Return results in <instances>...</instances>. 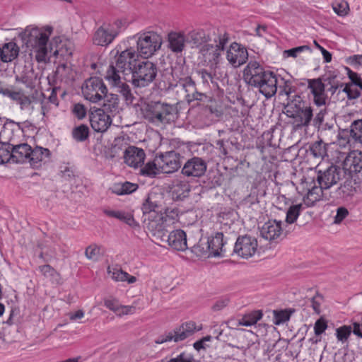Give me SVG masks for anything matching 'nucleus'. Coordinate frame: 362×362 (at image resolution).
Segmentation results:
<instances>
[{"mask_svg":"<svg viewBox=\"0 0 362 362\" xmlns=\"http://www.w3.org/2000/svg\"><path fill=\"white\" fill-rule=\"evenodd\" d=\"M134 37L137 38V52L145 59L153 56L163 44L161 35L153 31L140 33Z\"/></svg>","mask_w":362,"mask_h":362,"instance_id":"0eeeda50","label":"nucleus"},{"mask_svg":"<svg viewBox=\"0 0 362 362\" xmlns=\"http://www.w3.org/2000/svg\"><path fill=\"white\" fill-rule=\"evenodd\" d=\"M129 145L127 139L124 136L117 137L114 140L113 144L111 148V151L113 153L112 156H118L120 153L124 155L126 149L130 147Z\"/></svg>","mask_w":362,"mask_h":362,"instance_id":"79ce46f5","label":"nucleus"},{"mask_svg":"<svg viewBox=\"0 0 362 362\" xmlns=\"http://www.w3.org/2000/svg\"><path fill=\"white\" fill-rule=\"evenodd\" d=\"M192 251L197 256L208 255V257H210L209 238L207 237H202L199 242L192 246Z\"/></svg>","mask_w":362,"mask_h":362,"instance_id":"ea45409f","label":"nucleus"},{"mask_svg":"<svg viewBox=\"0 0 362 362\" xmlns=\"http://www.w3.org/2000/svg\"><path fill=\"white\" fill-rule=\"evenodd\" d=\"M210 245V255L211 257L223 256L226 252L225 245L228 238L224 237L223 232H216L214 235L207 237Z\"/></svg>","mask_w":362,"mask_h":362,"instance_id":"5701e85b","label":"nucleus"},{"mask_svg":"<svg viewBox=\"0 0 362 362\" xmlns=\"http://www.w3.org/2000/svg\"><path fill=\"white\" fill-rule=\"evenodd\" d=\"M147 216L148 217L147 218H145L144 222L146 223L147 229L154 235L166 230L168 226L165 225L160 213H153Z\"/></svg>","mask_w":362,"mask_h":362,"instance_id":"393cba45","label":"nucleus"},{"mask_svg":"<svg viewBox=\"0 0 362 362\" xmlns=\"http://www.w3.org/2000/svg\"><path fill=\"white\" fill-rule=\"evenodd\" d=\"M283 224L281 221L269 220L260 229L261 237L270 243L281 242L286 235L283 229Z\"/></svg>","mask_w":362,"mask_h":362,"instance_id":"9b49d317","label":"nucleus"},{"mask_svg":"<svg viewBox=\"0 0 362 362\" xmlns=\"http://www.w3.org/2000/svg\"><path fill=\"white\" fill-rule=\"evenodd\" d=\"M352 332V327L350 325H343L336 329V337L342 344L347 341Z\"/></svg>","mask_w":362,"mask_h":362,"instance_id":"5fc2aeb1","label":"nucleus"},{"mask_svg":"<svg viewBox=\"0 0 362 362\" xmlns=\"http://www.w3.org/2000/svg\"><path fill=\"white\" fill-rule=\"evenodd\" d=\"M362 169V155L352 151L346 157L343 162V168L330 165L326 170H318L317 181H339L351 179V173L360 172Z\"/></svg>","mask_w":362,"mask_h":362,"instance_id":"7ed1b4c3","label":"nucleus"},{"mask_svg":"<svg viewBox=\"0 0 362 362\" xmlns=\"http://www.w3.org/2000/svg\"><path fill=\"white\" fill-rule=\"evenodd\" d=\"M16 80L25 85L28 88H31L33 83V72L32 71H28L22 73L19 76H16Z\"/></svg>","mask_w":362,"mask_h":362,"instance_id":"bf43d9fd","label":"nucleus"},{"mask_svg":"<svg viewBox=\"0 0 362 362\" xmlns=\"http://www.w3.org/2000/svg\"><path fill=\"white\" fill-rule=\"evenodd\" d=\"M105 78L112 87L117 88V91L123 96L127 103H132L133 102L134 98L130 87L122 81L119 74H116L115 71L111 69L106 71Z\"/></svg>","mask_w":362,"mask_h":362,"instance_id":"a211bd4d","label":"nucleus"},{"mask_svg":"<svg viewBox=\"0 0 362 362\" xmlns=\"http://www.w3.org/2000/svg\"><path fill=\"white\" fill-rule=\"evenodd\" d=\"M356 192V188L351 182H344L336 190L337 197L342 199L353 196Z\"/></svg>","mask_w":362,"mask_h":362,"instance_id":"49530a36","label":"nucleus"},{"mask_svg":"<svg viewBox=\"0 0 362 362\" xmlns=\"http://www.w3.org/2000/svg\"><path fill=\"white\" fill-rule=\"evenodd\" d=\"M307 206L303 203L291 205L286 212V222L287 223H293L298 218L301 211L304 210Z\"/></svg>","mask_w":362,"mask_h":362,"instance_id":"37998d69","label":"nucleus"},{"mask_svg":"<svg viewBox=\"0 0 362 362\" xmlns=\"http://www.w3.org/2000/svg\"><path fill=\"white\" fill-rule=\"evenodd\" d=\"M2 93L4 95L16 101L22 110H28L31 107L30 98L22 92L5 89L2 91Z\"/></svg>","mask_w":362,"mask_h":362,"instance_id":"7c9ffc66","label":"nucleus"},{"mask_svg":"<svg viewBox=\"0 0 362 362\" xmlns=\"http://www.w3.org/2000/svg\"><path fill=\"white\" fill-rule=\"evenodd\" d=\"M180 154L174 151H168L156 156V161L160 173H173L181 166Z\"/></svg>","mask_w":362,"mask_h":362,"instance_id":"ddd939ff","label":"nucleus"},{"mask_svg":"<svg viewBox=\"0 0 362 362\" xmlns=\"http://www.w3.org/2000/svg\"><path fill=\"white\" fill-rule=\"evenodd\" d=\"M107 272L112 279L116 281H127L129 284H133L136 281L135 276H130L119 267H108Z\"/></svg>","mask_w":362,"mask_h":362,"instance_id":"c9c22d12","label":"nucleus"},{"mask_svg":"<svg viewBox=\"0 0 362 362\" xmlns=\"http://www.w3.org/2000/svg\"><path fill=\"white\" fill-rule=\"evenodd\" d=\"M294 310H274L273 322L276 325H279L288 321Z\"/></svg>","mask_w":362,"mask_h":362,"instance_id":"09e8293b","label":"nucleus"},{"mask_svg":"<svg viewBox=\"0 0 362 362\" xmlns=\"http://www.w3.org/2000/svg\"><path fill=\"white\" fill-rule=\"evenodd\" d=\"M71 111L74 115L78 119H83L87 114L86 107L81 103L74 105Z\"/></svg>","mask_w":362,"mask_h":362,"instance_id":"e2e57ef3","label":"nucleus"},{"mask_svg":"<svg viewBox=\"0 0 362 362\" xmlns=\"http://www.w3.org/2000/svg\"><path fill=\"white\" fill-rule=\"evenodd\" d=\"M19 49L16 43L10 42L0 47V59L4 62H9L13 60L18 55Z\"/></svg>","mask_w":362,"mask_h":362,"instance_id":"473e14b6","label":"nucleus"},{"mask_svg":"<svg viewBox=\"0 0 362 362\" xmlns=\"http://www.w3.org/2000/svg\"><path fill=\"white\" fill-rule=\"evenodd\" d=\"M137 188L138 185L134 182H118L111 188V190L117 195H123L131 194Z\"/></svg>","mask_w":362,"mask_h":362,"instance_id":"4c0bfd02","label":"nucleus"},{"mask_svg":"<svg viewBox=\"0 0 362 362\" xmlns=\"http://www.w3.org/2000/svg\"><path fill=\"white\" fill-rule=\"evenodd\" d=\"M89 120L91 127L97 132H106L112 124L110 116L101 108H91L89 113Z\"/></svg>","mask_w":362,"mask_h":362,"instance_id":"dca6fc26","label":"nucleus"},{"mask_svg":"<svg viewBox=\"0 0 362 362\" xmlns=\"http://www.w3.org/2000/svg\"><path fill=\"white\" fill-rule=\"evenodd\" d=\"M257 240L255 237L245 235L237 238L233 252L238 257L248 259L255 255L257 251Z\"/></svg>","mask_w":362,"mask_h":362,"instance_id":"f8f14e48","label":"nucleus"},{"mask_svg":"<svg viewBox=\"0 0 362 362\" xmlns=\"http://www.w3.org/2000/svg\"><path fill=\"white\" fill-rule=\"evenodd\" d=\"M38 269L45 277L49 279L52 281H58L59 274L50 265L45 264L40 266Z\"/></svg>","mask_w":362,"mask_h":362,"instance_id":"6e6d98bb","label":"nucleus"},{"mask_svg":"<svg viewBox=\"0 0 362 362\" xmlns=\"http://www.w3.org/2000/svg\"><path fill=\"white\" fill-rule=\"evenodd\" d=\"M168 243L176 250L185 251L188 248L186 233L181 229L173 230L168 235Z\"/></svg>","mask_w":362,"mask_h":362,"instance_id":"a878e982","label":"nucleus"},{"mask_svg":"<svg viewBox=\"0 0 362 362\" xmlns=\"http://www.w3.org/2000/svg\"><path fill=\"white\" fill-rule=\"evenodd\" d=\"M308 88L310 89L313 95V100L315 105L322 106L325 105L326 96L325 88L326 83H323L321 78H313L308 80Z\"/></svg>","mask_w":362,"mask_h":362,"instance_id":"b1692460","label":"nucleus"},{"mask_svg":"<svg viewBox=\"0 0 362 362\" xmlns=\"http://www.w3.org/2000/svg\"><path fill=\"white\" fill-rule=\"evenodd\" d=\"M160 214L168 227L177 220L178 210L176 208H167L163 213L160 212Z\"/></svg>","mask_w":362,"mask_h":362,"instance_id":"603ef678","label":"nucleus"},{"mask_svg":"<svg viewBox=\"0 0 362 362\" xmlns=\"http://www.w3.org/2000/svg\"><path fill=\"white\" fill-rule=\"evenodd\" d=\"M158 189L151 191L142 205V211L144 216L158 213V210L163 203V196L161 192H157Z\"/></svg>","mask_w":362,"mask_h":362,"instance_id":"412c9836","label":"nucleus"},{"mask_svg":"<svg viewBox=\"0 0 362 362\" xmlns=\"http://www.w3.org/2000/svg\"><path fill=\"white\" fill-rule=\"evenodd\" d=\"M332 8L334 11L339 16H344L348 13L349 4L346 1H336L333 3Z\"/></svg>","mask_w":362,"mask_h":362,"instance_id":"680f3d73","label":"nucleus"},{"mask_svg":"<svg viewBox=\"0 0 362 362\" xmlns=\"http://www.w3.org/2000/svg\"><path fill=\"white\" fill-rule=\"evenodd\" d=\"M157 74L156 64L148 59L140 60L132 75V84L135 88L147 87L156 79Z\"/></svg>","mask_w":362,"mask_h":362,"instance_id":"423d86ee","label":"nucleus"},{"mask_svg":"<svg viewBox=\"0 0 362 362\" xmlns=\"http://www.w3.org/2000/svg\"><path fill=\"white\" fill-rule=\"evenodd\" d=\"M229 35L226 31H213L211 42L204 45L199 49L200 57L204 66L216 69L221 62L222 53L229 42Z\"/></svg>","mask_w":362,"mask_h":362,"instance_id":"20e7f679","label":"nucleus"},{"mask_svg":"<svg viewBox=\"0 0 362 362\" xmlns=\"http://www.w3.org/2000/svg\"><path fill=\"white\" fill-rule=\"evenodd\" d=\"M226 57L228 63L233 67H239L244 64L248 59L247 49L242 45L233 42L226 48Z\"/></svg>","mask_w":362,"mask_h":362,"instance_id":"2eb2a0df","label":"nucleus"},{"mask_svg":"<svg viewBox=\"0 0 362 362\" xmlns=\"http://www.w3.org/2000/svg\"><path fill=\"white\" fill-rule=\"evenodd\" d=\"M85 255L90 260L98 261L101 255L100 247L96 245H89L85 250Z\"/></svg>","mask_w":362,"mask_h":362,"instance_id":"4d7b16f0","label":"nucleus"},{"mask_svg":"<svg viewBox=\"0 0 362 362\" xmlns=\"http://www.w3.org/2000/svg\"><path fill=\"white\" fill-rule=\"evenodd\" d=\"M49 151L47 148L42 147H35L30 153L28 162L33 168H38L41 165V162L49 156Z\"/></svg>","mask_w":362,"mask_h":362,"instance_id":"f704fd0d","label":"nucleus"},{"mask_svg":"<svg viewBox=\"0 0 362 362\" xmlns=\"http://www.w3.org/2000/svg\"><path fill=\"white\" fill-rule=\"evenodd\" d=\"M168 48L175 53L182 52L185 47V36L182 33L171 32L168 36Z\"/></svg>","mask_w":362,"mask_h":362,"instance_id":"c85d7f7f","label":"nucleus"},{"mask_svg":"<svg viewBox=\"0 0 362 362\" xmlns=\"http://www.w3.org/2000/svg\"><path fill=\"white\" fill-rule=\"evenodd\" d=\"M103 98L104 103L103 110L112 113L118 111L119 98L117 95L113 93L107 94V93Z\"/></svg>","mask_w":362,"mask_h":362,"instance_id":"58836bf2","label":"nucleus"},{"mask_svg":"<svg viewBox=\"0 0 362 362\" xmlns=\"http://www.w3.org/2000/svg\"><path fill=\"white\" fill-rule=\"evenodd\" d=\"M206 169V162L202 158L194 156L185 163L182 173L187 177L200 178L204 175Z\"/></svg>","mask_w":362,"mask_h":362,"instance_id":"f3484780","label":"nucleus"},{"mask_svg":"<svg viewBox=\"0 0 362 362\" xmlns=\"http://www.w3.org/2000/svg\"><path fill=\"white\" fill-rule=\"evenodd\" d=\"M327 328V325L324 319L317 320L314 325L315 334L317 336L322 334Z\"/></svg>","mask_w":362,"mask_h":362,"instance_id":"338daca9","label":"nucleus"},{"mask_svg":"<svg viewBox=\"0 0 362 362\" xmlns=\"http://www.w3.org/2000/svg\"><path fill=\"white\" fill-rule=\"evenodd\" d=\"M11 139L0 142V164L12 161Z\"/></svg>","mask_w":362,"mask_h":362,"instance_id":"c03bdc74","label":"nucleus"},{"mask_svg":"<svg viewBox=\"0 0 362 362\" xmlns=\"http://www.w3.org/2000/svg\"><path fill=\"white\" fill-rule=\"evenodd\" d=\"M243 79L251 86L257 88L267 98L275 95L277 90V77L274 73L266 71L255 61H250L243 70Z\"/></svg>","mask_w":362,"mask_h":362,"instance_id":"f03ea898","label":"nucleus"},{"mask_svg":"<svg viewBox=\"0 0 362 362\" xmlns=\"http://www.w3.org/2000/svg\"><path fill=\"white\" fill-rule=\"evenodd\" d=\"M189 192V182H173L169 190L172 199L174 200L182 199L188 195Z\"/></svg>","mask_w":362,"mask_h":362,"instance_id":"72a5a7b5","label":"nucleus"},{"mask_svg":"<svg viewBox=\"0 0 362 362\" xmlns=\"http://www.w3.org/2000/svg\"><path fill=\"white\" fill-rule=\"evenodd\" d=\"M294 93L293 88L288 83H286L282 90L280 91V95H285L287 96V105L288 108H293V103H295L296 95L291 96V95Z\"/></svg>","mask_w":362,"mask_h":362,"instance_id":"13d9d810","label":"nucleus"},{"mask_svg":"<svg viewBox=\"0 0 362 362\" xmlns=\"http://www.w3.org/2000/svg\"><path fill=\"white\" fill-rule=\"evenodd\" d=\"M55 74L57 78L65 81L70 80L73 77L71 67L64 64L57 66Z\"/></svg>","mask_w":362,"mask_h":362,"instance_id":"8fccbe9b","label":"nucleus"},{"mask_svg":"<svg viewBox=\"0 0 362 362\" xmlns=\"http://www.w3.org/2000/svg\"><path fill=\"white\" fill-rule=\"evenodd\" d=\"M349 215V211L346 207L340 206L337 209V214L334 217L333 223L340 224Z\"/></svg>","mask_w":362,"mask_h":362,"instance_id":"0e129e2a","label":"nucleus"},{"mask_svg":"<svg viewBox=\"0 0 362 362\" xmlns=\"http://www.w3.org/2000/svg\"><path fill=\"white\" fill-rule=\"evenodd\" d=\"M184 90L186 93L185 97L189 102L194 100L204 101L207 98L205 94L197 91L194 81L191 83L190 85H187Z\"/></svg>","mask_w":362,"mask_h":362,"instance_id":"a18cd8bd","label":"nucleus"},{"mask_svg":"<svg viewBox=\"0 0 362 362\" xmlns=\"http://www.w3.org/2000/svg\"><path fill=\"white\" fill-rule=\"evenodd\" d=\"M307 184L308 192L305 196L303 197V203L307 207L314 206L317 202L321 201L324 197V189H327L331 187L333 184L337 182H325V186L322 185V182H318L316 185L315 182H305Z\"/></svg>","mask_w":362,"mask_h":362,"instance_id":"4468645a","label":"nucleus"},{"mask_svg":"<svg viewBox=\"0 0 362 362\" xmlns=\"http://www.w3.org/2000/svg\"><path fill=\"white\" fill-rule=\"evenodd\" d=\"M255 337H256L252 332L251 333H247V334H245L243 337V339H246L247 343L244 344H242L241 346H238L237 348L240 349V350H242V351H247V349L251 348L255 344L254 339Z\"/></svg>","mask_w":362,"mask_h":362,"instance_id":"69168bd1","label":"nucleus"},{"mask_svg":"<svg viewBox=\"0 0 362 362\" xmlns=\"http://www.w3.org/2000/svg\"><path fill=\"white\" fill-rule=\"evenodd\" d=\"M123 158L124 163L128 166L137 168L144 164L146 153L142 148L131 146L126 149Z\"/></svg>","mask_w":362,"mask_h":362,"instance_id":"aec40b11","label":"nucleus"},{"mask_svg":"<svg viewBox=\"0 0 362 362\" xmlns=\"http://www.w3.org/2000/svg\"><path fill=\"white\" fill-rule=\"evenodd\" d=\"M81 90L84 98L94 103L100 101L107 93L105 84L99 77H91L86 80Z\"/></svg>","mask_w":362,"mask_h":362,"instance_id":"1a4fd4ad","label":"nucleus"},{"mask_svg":"<svg viewBox=\"0 0 362 362\" xmlns=\"http://www.w3.org/2000/svg\"><path fill=\"white\" fill-rule=\"evenodd\" d=\"M12 162L27 163L28 162L30 153H32L31 147L27 144L15 145L11 142Z\"/></svg>","mask_w":362,"mask_h":362,"instance_id":"bb28decb","label":"nucleus"},{"mask_svg":"<svg viewBox=\"0 0 362 362\" xmlns=\"http://www.w3.org/2000/svg\"><path fill=\"white\" fill-rule=\"evenodd\" d=\"M139 61L138 54L134 49H127L116 57L115 64L110 65L107 71L113 69L116 74L132 75Z\"/></svg>","mask_w":362,"mask_h":362,"instance_id":"6e6552de","label":"nucleus"},{"mask_svg":"<svg viewBox=\"0 0 362 362\" xmlns=\"http://www.w3.org/2000/svg\"><path fill=\"white\" fill-rule=\"evenodd\" d=\"M262 315L261 310H254L245 315L241 319H240L238 320V325L246 327L254 325L262 319Z\"/></svg>","mask_w":362,"mask_h":362,"instance_id":"a19ab883","label":"nucleus"},{"mask_svg":"<svg viewBox=\"0 0 362 362\" xmlns=\"http://www.w3.org/2000/svg\"><path fill=\"white\" fill-rule=\"evenodd\" d=\"M103 211L106 216L115 218L131 227L134 228L139 226L138 223L135 221L133 215L130 213L125 212L124 211L112 210L110 209H104Z\"/></svg>","mask_w":362,"mask_h":362,"instance_id":"c756f323","label":"nucleus"},{"mask_svg":"<svg viewBox=\"0 0 362 362\" xmlns=\"http://www.w3.org/2000/svg\"><path fill=\"white\" fill-rule=\"evenodd\" d=\"M212 38L213 33L206 34L202 29L191 30L187 35V42L192 43L194 47H202L209 42H211Z\"/></svg>","mask_w":362,"mask_h":362,"instance_id":"cd10ccee","label":"nucleus"},{"mask_svg":"<svg viewBox=\"0 0 362 362\" xmlns=\"http://www.w3.org/2000/svg\"><path fill=\"white\" fill-rule=\"evenodd\" d=\"M350 136L362 144V120L354 121L351 124Z\"/></svg>","mask_w":362,"mask_h":362,"instance_id":"864d4df0","label":"nucleus"},{"mask_svg":"<svg viewBox=\"0 0 362 362\" xmlns=\"http://www.w3.org/2000/svg\"><path fill=\"white\" fill-rule=\"evenodd\" d=\"M160 173V171L158 168V165H157V161H156V158L153 160L147 162L140 168L139 173L140 175L149 178L156 177V176Z\"/></svg>","mask_w":362,"mask_h":362,"instance_id":"e433bc0d","label":"nucleus"},{"mask_svg":"<svg viewBox=\"0 0 362 362\" xmlns=\"http://www.w3.org/2000/svg\"><path fill=\"white\" fill-rule=\"evenodd\" d=\"M171 75L173 79V81L170 82L171 86L175 87L180 86L183 90L193 82L191 77L188 76L187 69L181 64H176L172 67Z\"/></svg>","mask_w":362,"mask_h":362,"instance_id":"4be33fe9","label":"nucleus"},{"mask_svg":"<svg viewBox=\"0 0 362 362\" xmlns=\"http://www.w3.org/2000/svg\"><path fill=\"white\" fill-rule=\"evenodd\" d=\"M295 103L293 104L296 110H287L288 115L294 119L297 127H308L313 117V110L310 105H307L301 101L300 97L296 95Z\"/></svg>","mask_w":362,"mask_h":362,"instance_id":"9d476101","label":"nucleus"},{"mask_svg":"<svg viewBox=\"0 0 362 362\" xmlns=\"http://www.w3.org/2000/svg\"><path fill=\"white\" fill-rule=\"evenodd\" d=\"M162 362H194V358L190 354L181 353L177 357L169 361H163Z\"/></svg>","mask_w":362,"mask_h":362,"instance_id":"774afa93","label":"nucleus"},{"mask_svg":"<svg viewBox=\"0 0 362 362\" xmlns=\"http://www.w3.org/2000/svg\"><path fill=\"white\" fill-rule=\"evenodd\" d=\"M310 151L315 158H323L327 156L326 144L322 141H315L310 145Z\"/></svg>","mask_w":362,"mask_h":362,"instance_id":"de8ad7c7","label":"nucleus"},{"mask_svg":"<svg viewBox=\"0 0 362 362\" xmlns=\"http://www.w3.org/2000/svg\"><path fill=\"white\" fill-rule=\"evenodd\" d=\"M89 135V129L85 124H81L74 128L72 131L73 138L77 141H85Z\"/></svg>","mask_w":362,"mask_h":362,"instance_id":"3c124183","label":"nucleus"},{"mask_svg":"<svg viewBox=\"0 0 362 362\" xmlns=\"http://www.w3.org/2000/svg\"><path fill=\"white\" fill-rule=\"evenodd\" d=\"M118 33L112 25H103L95 32L93 42L96 45L107 46L114 40Z\"/></svg>","mask_w":362,"mask_h":362,"instance_id":"6ab92c4d","label":"nucleus"},{"mask_svg":"<svg viewBox=\"0 0 362 362\" xmlns=\"http://www.w3.org/2000/svg\"><path fill=\"white\" fill-rule=\"evenodd\" d=\"M141 111L146 120L157 126L170 124L175 118L174 107L159 102L147 104Z\"/></svg>","mask_w":362,"mask_h":362,"instance_id":"39448f33","label":"nucleus"},{"mask_svg":"<svg viewBox=\"0 0 362 362\" xmlns=\"http://www.w3.org/2000/svg\"><path fill=\"white\" fill-rule=\"evenodd\" d=\"M197 329L196 324L194 322H188L182 324L180 327L174 331L173 337L175 341H182L192 335Z\"/></svg>","mask_w":362,"mask_h":362,"instance_id":"2f4dec72","label":"nucleus"},{"mask_svg":"<svg viewBox=\"0 0 362 362\" xmlns=\"http://www.w3.org/2000/svg\"><path fill=\"white\" fill-rule=\"evenodd\" d=\"M310 48L308 45H303L296 47L290 49L284 50L283 52V56L285 58L288 57H293L296 58L298 55V54L304 52V51H310Z\"/></svg>","mask_w":362,"mask_h":362,"instance_id":"052dcab7","label":"nucleus"},{"mask_svg":"<svg viewBox=\"0 0 362 362\" xmlns=\"http://www.w3.org/2000/svg\"><path fill=\"white\" fill-rule=\"evenodd\" d=\"M52 31L53 28L49 25L43 27L29 25L20 34L29 55L38 62L47 60L49 52L48 41Z\"/></svg>","mask_w":362,"mask_h":362,"instance_id":"f257e3e1","label":"nucleus"}]
</instances>
